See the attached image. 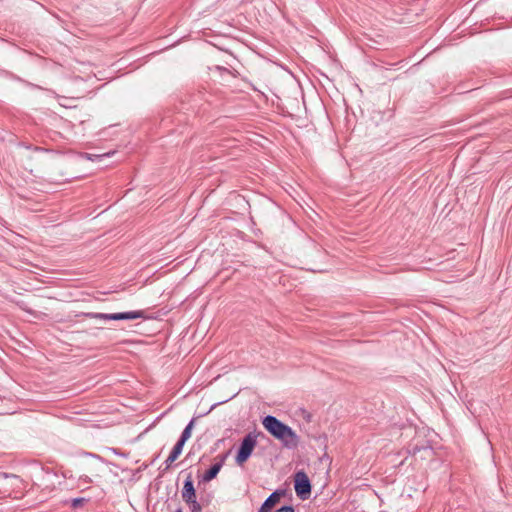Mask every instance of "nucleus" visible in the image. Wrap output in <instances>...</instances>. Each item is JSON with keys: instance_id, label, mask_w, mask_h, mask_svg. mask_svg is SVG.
Returning a JSON list of instances; mask_svg holds the SVG:
<instances>
[{"instance_id": "10", "label": "nucleus", "mask_w": 512, "mask_h": 512, "mask_svg": "<svg viewBox=\"0 0 512 512\" xmlns=\"http://www.w3.org/2000/svg\"><path fill=\"white\" fill-rule=\"evenodd\" d=\"M83 316L90 319L111 320V313L86 312L83 313Z\"/></svg>"}, {"instance_id": "8", "label": "nucleus", "mask_w": 512, "mask_h": 512, "mask_svg": "<svg viewBox=\"0 0 512 512\" xmlns=\"http://www.w3.org/2000/svg\"><path fill=\"white\" fill-rule=\"evenodd\" d=\"M183 447L180 443H177L174 445L172 451L170 452L167 459L164 461L163 465L164 468L162 469V473L166 472L170 469L172 463L181 455L183 451Z\"/></svg>"}, {"instance_id": "6", "label": "nucleus", "mask_w": 512, "mask_h": 512, "mask_svg": "<svg viewBox=\"0 0 512 512\" xmlns=\"http://www.w3.org/2000/svg\"><path fill=\"white\" fill-rule=\"evenodd\" d=\"M284 494L281 490H276L271 493L262 503L258 512H270L272 508L279 502L280 497Z\"/></svg>"}, {"instance_id": "13", "label": "nucleus", "mask_w": 512, "mask_h": 512, "mask_svg": "<svg viewBox=\"0 0 512 512\" xmlns=\"http://www.w3.org/2000/svg\"><path fill=\"white\" fill-rule=\"evenodd\" d=\"M86 501H87V499H85L83 497H77V498H74L71 500V506L73 508H77V507H80L81 505H83Z\"/></svg>"}, {"instance_id": "3", "label": "nucleus", "mask_w": 512, "mask_h": 512, "mask_svg": "<svg viewBox=\"0 0 512 512\" xmlns=\"http://www.w3.org/2000/svg\"><path fill=\"white\" fill-rule=\"evenodd\" d=\"M311 482L307 474L303 471H297L294 475V490L301 500H307L311 495Z\"/></svg>"}, {"instance_id": "9", "label": "nucleus", "mask_w": 512, "mask_h": 512, "mask_svg": "<svg viewBox=\"0 0 512 512\" xmlns=\"http://www.w3.org/2000/svg\"><path fill=\"white\" fill-rule=\"evenodd\" d=\"M195 419L192 418L190 422L186 425L184 430L182 431L180 438L178 439L177 443H180L182 446L185 445L186 441L191 437L192 429L194 426Z\"/></svg>"}, {"instance_id": "1", "label": "nucleus", "mask_w": 512, "mask_h": 512, "mask_svg": "<svg viewBox=\"0 0 512 512\" xmlns=\"http://www.w3.org/2000/svg\"><path fill=\"white\" fill-rule=\"evenodd\" d=\"M265 430L279 440L287 449H295L299 444V436L287 424L273 415H267L262 419Z\"/></svg>"}, {"instance_id": "14", "label": "nucleus", "mask_w": 512, "mask_h": 512, "mask_svg": "<svg viewBox=\"0 0 512 512\" xmlns=\"http://www.w3.org/2000/svg\"><path fill=\"white\" fill-rule=\"evenodd\" d=\"M275 512H295L294 507L292 505H283L280 508L276 509Z\"/></svg>"}, {"instance_id": "16", "label": "nucleus", "mask_w": 512, "mask_h": 512, "mask_svg": "<svg viewBox=\"0 0 512 512\" xmlns=\"http://www.w3.org/2000/svg\"><path fill=\"white\" fill-rule=\"evenodd\" d=\"M80 480L83 481L84 483H91L92 482L91 478L88 477V476H81Z\"/></svg>"}, {"instance_id": "2", "label": "nucleus", "mask_w": 512, "mask_h": 512, "mask_svg": "<svg viewBox=\"0 0 512 512\" xmlns=\"http://www.w3.org/2000/svg\"><path fill=\"white\" fill-rule=\"evenodd\" d=\"M257 445V434L249 432L242 439L235 456V462L238 465H243L252 455L253 450Z\"/></svg>"}, {"instance_id": "11", "label": "nucleus", "mask_w": 512, "mask_h": 512, "mask_svg": "<svg viewBox=\"0 0 512 512\" xmlns=\"http://www.w3.org/2000/svg\"><path fill=\"white\" fill-rule=\"evenodd\" d=\"M113 153L114 152H108V153H105V154L84 153L83 157L86 158L87 160H90V161H98V160H101L102 158L109 157Z\"/></svg>"}, {"instance_id": "19", "label": "nucleus", "mask_w": 512, "mask_h": 512, "mask_svg": "<svg viewBox=\"0 0 512 512\" xmlns=\"http://www.w3.org/2000/svg\"><path fill=\"white\" fill-rule=\"evenodd\" d=\"M419 450L420 449L417 446H415V447H413L412 453L416 454Z\"/></svg>"}, {"instance_id": "20", "label": "nucleus", "mask_w": 512, "mask_h": 512, "mask_svg": "<svg viewBox=\"0 0 512 512\" xmlns=\"http://www.w3.org/2000/svg\"><path fill=\"white\" fill-rule=\"evenodd\" d=\"M174 512H183L182 508L179 507L178 509H176Z\"/></svg>"}, {"instance_id": "15", "label": "nucleus", "mask_w": 512, "mask_h": 512, "mask_svg": "<svg viewBox=\"0 0 512 512\" xmlns=\"http://www.w3.org/2000/svg\"><path fill=\"white\" fill-rule=\"evenodd\" d=\"M26 148L28 149H31L35 152H51L52 150L48 149V148H43V147H39V146H26Z\"/></svg>"}, {"instance_id": "18", "label": "nucleus", "mask_w": 512, "mask_h": 512, "mask_svg": "<svg viewBox=\"0 0 512 512\" xmlns=\"http://www.w3.org/2000/svg\"><path fill=\"white\" fill-rule=\"evenodd\" d=\"M111 451H113V453H115V454H117V455H121V456H123V455H124V454H122V453H119V452L117 451V449H115V448H111Z\"/></svg>"}, {"instance_id": "4", "label": "nucleus", "mask_w": 512, "mask_h": 512, "mask_svg": "<svg viewBox=\"0 0 512 512\" xmlns=\"http://www.w3.org/2000/svg\"><path fill=\"white\" fill-rule=\"evenodd\" d=\"M181 495H182V499L185 502H191L192 500L197 499L196 491L194 488V482H193L191 474H189L187 476V478L184 480Z\"/></svg>"}, {"instance_id": "5", "label": "nucleus", "mask_w": 512, "mask_h": 512, "mask_svg": "<svg viewBox=\"0 0 512 512\" xmlns=\"http://www.w3.org/2000/svg\"><path fill=\"white\" fill-rule=\"evenodd\" d=\"M225 459H226V456H222L218 462L211 465V467L208 470H206L205 473L202 475L201 481L202 482H210L213 479H215L217 477L218 473L220 472V470L222 469Z\"/></svg>"}, {"instance_id": "12", "label": "nucleus", "mask_w": 512, "mask_h": 512, "mask_svg": "<svg viewBox=\"0 0 512 512\" xmlns=\"http://www.w3.org/2000/svg\"><path fill=\"white\" fill-rule=\"evenodd\" d=\"M188 505H190L191 512H202V507L200 503L197 501V499L192 500L191 502H186Z\"/></svg>"}, {"instance_id": "17", "label": "nucleus", "mask_w": 512, "mask_h": 512, "mask_svg": "<svg viewBox=\"0 0 512 512\" xmlns=\"http://www.w3.org/2000/svg\"><path fill=\"white\" fill-rule=\"evenodd\" d=\"M89 455H90V456H92V457H94V458H97V459L101 460L102 462H105L106 464H110V462L105 461V460H104L101 456H99V455L91 454V453H90Z\"/></svg>"}, {"instance_id": "7", "label": "nucleus", "mask_w": 512, "mask_h": 512, "mask_svg": "<svg viewBox=\"0 0 512 512\" xmlns=\"http://www.w3.org/2000/svg\"><path fill=\"white\" fill-rule=\"evenodd\" d=\"M140 318H145V313L142 310L111 313V320L113 321L135 320Z\"/></svg>"}]
</instances>
